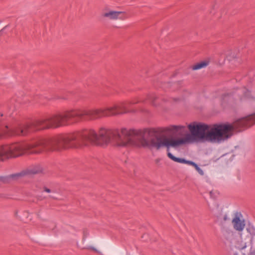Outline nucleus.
Masks as SVG:
<instances>
[{
    "mask_svg": "<svg viewBox=\"0 0 255 255\" xmlns=\"http://www.w3.org/2000/svg\"><path fill=\"white\" fill-rule=\"evenodd\" d=\"M190 132L183 138L174 139L156 135L155 128L143 130L128 129L101 128L98 132L93 129H84L72 133L60 134L56 136L39 138L29 142H15L6 144V159L16 157L24 153L38 154L44 150L59 151L71 148H79L89 144L107 145L109 143L118 146H125L137 144L159 150L163 147L168 149L186 143H193L205 138V124L194 122L187 126Z\"/></svg>",
    "mask_w": 255,
    "mask_h": 255,
    "instance_id": "obj_1",
    "label": "nucleus"
},
{
    "mask_svg": "<svg viewBox=\"0 0 255 255\" xmlns=\"http://www.w3.org/2000/svg\"><path fill=\"white\" fill-rule=\"evenodd\" d=\"M127 104L122 102L107 108L75 109L46 118L37 119L29 124L21 125V136L26 135L30 130L56 128L86 119L92 121L125 114L127 113Z\"/></svg>",
    "mask_w": 255,
    "mask_h": 255,
    "instance_id": "obj_2",
    "label": "nucleus"
},
{
    "mask_svg": "<svg viewBox=\"0 0 255 255\" xmlns=\"http://www.w3.org/2000/svg\"><path fill=\"white\" fill-rule=\"evenodd\" d=\"M255 124V113L241 118L233 124L208 125V141L220 143L230 138L235 131H241Z\"/></svg>",
    "mask_w": 255,
    "mask_h": 255,
    "instance_id": "obj_3",
    "label": "nucleus"
},
{
    "mask_svg": "<svg viewBox=\"0 0 255 255\" xmlns=\"http://www.w3.org/2000/svg\"><path fill=\"white\" fill-rule=\"evenodd\" d=\"M101 17L111 20L124 19L126 18L125 12L111 9H105L102 13Z\"/></svg>",
    "mask_w": 255,
    "mask_h": 255,
    "instance_id": "obj_4",
    "label": "nucleus"
},
{
    "mask_svg": "<svg viewBox=\"0 0 255 255\" xmlns=\"http://www.w3.org/2000/svg\"><path fill=\"white\" fill-rule=\"evenodd\" d=\"M42 171V169L40 167H37L36 168H33L27 171H22L16 174H11L10 177L13 179H18L24 176H28L32 174H35Z\"/></svg>",
    "mask_w": 255,
    "mask_h": 255,
    "instance_id": "obj_5",
    "label": "nucleus"
},
{
    "mask_svg": "<svg viewBox=\"0 0 255 255\" xmlns=\"http://www.w3.org/2000/svg\"><path fill=\"white\" fill-rule=\"evenodd\" d=\"M226 56L223 53H217L212 55L211 57L208 58V64L210 62H213L220 65H222L225 60Z\"/></svg>",
    "mask_w": 255,
    "mask_h": 255,
    "instance_id": "obj_6",
    "label": "nucleus"
},
{
    "mask_svg": "<svg viewBox=\"0 0 255 255\" xmlns=\"http://www.w3.org/2000/svg\"><path fill=\"white\" fill-rule=\"evenodd\" d=\"M232 223L233 224L234 229L239 231H242L245 226L244 221H241L240 217L237 215H236L233 219Z\"/></svg>",
    "mask_w": 255,
    "mask_h": 255,
    "instance_id": "obj_7",
    "label": "nucleus"
},
{
    "mask_svg": "<svg viewBox=\"0 0 255 255\" xmlns=\"http://www.w3.org/2000/svg\"><path fill=\"white\" fill-rule=\"evenodd\" d=\"M250 92L247 91L245 88L243 89H238L233 96H235L236 98V95L239 96V99L241 100L244 99V98H250Z\"/></svg>",
    "mask_w": 255,
    "mask_h": 255,
    "instance_id": "obj_8",
    "label": "nucleus"
},
{
    "mask_svg": "<svg viewBox=\"0 0 255 255\" xmlns=\"http://www.w3.org/2000/svg\"><path fill=\"white\" fill-rule=\"evenodd\" d=\"M207 66V61H203L197 63L191 66V69L193 70H197L201 68H205Z\"/></svg>",
    "mask_w": 255,
    "mask_h": 255,
    "instance_id": "obj_9",
    "label": "nucleus"
},
{
    "mask_svg": "<svg viewBox=\"0 0 255 255\" xmlns=\"http://www.w3.org/2000/svg\"><path fill=\"white\" fill-rule=\"evenodd\" d=\"M167 156L174 161L181 163H185L186 160L185 159L176 157L173 156L170 152H168L167 153Z\"/></svg>",
    "mask_w": 255,
    "mask_h": 255,
    "instance_id": "obj_10",
    "label": "nucleus"
},
{
    "mask_svg": "<svg viewBox=\"0 0 255 255\" xmlns=\"http://www.w3.org/2000/svg\"><path fill=\"white\" fill-rule=\"evenodd\" d=\"M185 127L183 126H171L170 128V130L178 131L185 128Z\"/></svg>",
    "mask_w": 255,
    "mask_h": 255,
    "instance_id": "obj_11",
    "label": "nucleus"
},
{
    "mask_svg": "<svg viewBox=\"0 0 255 255\" xmlns=\"http://www.w3.org/2000/svg\"><path fill=\"white\" fill-rule=\"evenodd\" d=\"M219 194V193L217 191L212 190L210 192V197L213 199H216L218 197Z\"/></svg>",
    "mask_w": 255,
    "mask_h": 255,
    "instance_id": "obj_12",
    "label": "nucleus"
},
{
    "mask_svg": "<svg viewBox=\"0 0 255 255\" xmlns=\"http://www.w3.org/2000/svg\"><path fill=\"white\" fill-rule=\"evenodd\" d=\"M156 98V97L153 95L148 96V99L151 102L152 105H153L154 106L156 105L154 103V101Z\"/></svg>",
    "mask_w": 255,
    "mask_h": 255,
    "instance_id": "obj_13",
    "label": "nucleus"
},
{
    "mask_svg": "<svg viewBox=\"0 0 255 255\" xmlns=\"http://www.w3.org/2000/svg\"><path fill=\"white\" fill-rule=\"evenodd\" d=\"M124 103H127L128 104L127 105V113H129L130 112L129 109L131 107V105L130 104V103H129V102H128V101H124L123 102Z\"/></svg>",
    "mask_w": 255,
    "mask_h": 255,
    "instance_id": "obj_14",
    "label": "nucleus"
},
{
    "mask_svg": "<svg viewBox=\"0 0 255 255\" xmlns=\"http://www.w3.org/2000/svg\"><path fill=\"white\" fill-rule=\"evenodd\" d=\"M185 163L186 164H187L188 165H192L194 167H197V164H196L195 162L192 161H189V160H186V162H185Z\"/></svg>",
    "mask_w": 255,
    "mask_h": 255,
    "instance_id": "obj_15",
    "label": "nucleus"
},
{
    "mask_svg": "<svg viewBox=\"0 0 255 255\" xmlns=\"http://www.w3.org/2000/svg\"><path fill=\"white\" fill-rule=\"evenodd\" d=\"M51 99L52 100H59V99L67 100V98L66 97H64L57 96H55L54 97L52 98Z\"/></svg>",
    "mask_w": 255,
    "mask_h": 255,
    "instance_id": "obj_16",
    "label": "nucleus"
},
{
    "mask_svg": "<svg viewBox=\"0 0 255 255\" xmlns=\"http://www.w3.org/2000/svg\"><path fill=\"white\" fill-rule=\"evenodd\" d=\"M128 101L129 102V103H130V104L131 105L136 104V103H138V102H139L138 100L136 98L132 99V100Z\"/></svg>",
    "mask_w": 255,
    "mask_h": 255,
    "instance_id": "obj_17",
    "label": "nucleus"
},
{
    "mask_svg": "<svg viewBox=\"0 0 255 255\" xmlns=\"http://www.w3.org/2000/svg\"><path fill=\"white\" fill-rule=\"evenodd\" d=\"M85 249H87V250H92L97 253L98 252V250L95 248H94L93 247L89 246V247L85 248Z\"/></svg>",
    "mask_w": 255,
    "mask_h": 255,
    "instance_id": "obj_18",
    "label": "nucleus"
},
{
    "mask_svg": "<svg viewBox=\"0 0 255 255\" xmlns=\"http://www.w3.org/2000/svg\"><path fill=\"white\" fill-rule=\"evenodd\" d=\"M195 169L201 175H203V171L202 169H200V167H198V165H197V167H195Z\"/></svg>",
    "mask_w": 255,
    "mask_h": 255,
    "instance_id": "obj_19",
    "label": "nucleus"
},
{
    "mask_svg": "<svg viewBox=\"0 0 255 255\" xmlns=\"http://www.w3.org/2000/svg\"><path fill=\"white\" fill-rule=\"evenodd\" d=\"M231 94H229V93H227V94H224V95H223V97H222V100L223 101H226V99L228 98V97H229L230 96H231Z\"/></svg>",
    "mask_w": 255,
    "mask_h": 255,
    "instance_id": "obj_20",
    "label": "nucleus"
},
{
    "mask_svg": "<svg viewBox=\"0 0 255 255\" xmlns=\"http://www.w3.org/2000/svg\"><path fill=\"white\" fill-rule=\"evenodd\" d=\"M249 255H255V249L253 251H250L249 254Z\"/></svg>",
    "mask_w": 255,
    "mask_h": 255,
    "instance_id": "obj_21",
    "label": "nucleus"
},
{
    "mask_svg": "<svg viewBox=\"0 0 255 255\" xmlns=\"http://www.w3.org/2000/svg\"><path fill=\"white\" fill-rule=\"evenodd\" d=\"M4 120V116L2 113H0V121Z\"/></svg>",
    "mask_w": 255,
    "mask_h": 255,
    "instance_id": "obj_22",
    "label": "nucleus"
},
{
    "mask_svg": "<svg viewBox=\"0 0 255 255\" xmlns=\"http://www.w3.org/2000/svg\"><path fill=\"white\" fill-rule=\"evenodd\" d=\"M44 191H45V192H47V193H50V192H51V190H50V189H48V188H46V187H44Z\"/></svg>",
    "mask_w": 255,
    "mask_h": 255,
    "instance_id": "obj_23",
    "label": "nucleus"
},
{
    "mask_svg": "<svg viewBox=\"0 0 255 255\" xmlns=\"http://www.w3.org/2000/svg\"><path fill=\"white\" fill-rule=\"evenodd\" d=\"M229 219L228 218V216L226 214L224 216V217H223V220L224 221H226L227 220H228Z\"/></svg>",
    "mask_w": 255,
    "mask_h": 255,
    "instance_id": "obj_24",
    "label": "nucleus"
},
{
    "mask_svg": "<svg viewBox=\"0 0 255 255\" xmlns=\"http://www.w3.org/2000/svg\"><path fill=\"white\" fill-rule=\"evenodd\" d=\"M215 4L213 5V9H215Z\"/></svg>",
    "mask_w": 255,
    "mask_h": 255,
    "instance_id": "obj_25",
    "label": "nucleus"
},
{
    "mask_svg": "<svg viewBox=\"0 0 255 255\" xmlns=\"http://www.w3.org/2000/svg\"><path fill=\"white\" fill-rule=\"evenodd\" d=\"M159 160H160L159 159H156V162H158L159 161Z\"/></svg>",
    "mask_w": 255,
    "mask_h": 255,
    "instance_id": "obj_26",
    "label": "nucleus"
}]
</instances>
